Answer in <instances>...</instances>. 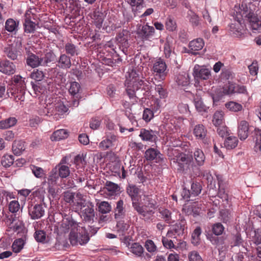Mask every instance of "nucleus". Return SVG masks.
Wrapping results in <instances>:
<instances>
[{
  "label": "nucleus",
  "mask_w": 261,
  "mask_h": 261,
  "mask_svg": "<svg viewBox=\"0 0 261 261\" xmlns=\"http://www.w3.org/2000/svg\"><path fill=\"white\" fill-rule=\"evenodd\" d=\"M129 251L134 254L136 257H142L144 253V248L138 243H130L129 241L126 244Z\"/></svg>",
  "instance_id": "nucleus-24"
},
{
  "label": "nucleus",
  "mask_w": 261,
  "mask_h": 261,
  "mask_svg": "<svg viewBox=\"0 0 261 261\" xmlns=\"http://www.w3.org/2000/svg\"><path fill=\"white\" fill-rule=\"evenodd\" d=\"M31 170L34 176L37 178H41L44 175V170L41 167L33 165L31 167Z\"/></svg>",
  "instance_id": "nucleus-63"
},
{
  "label": "nucleus",
  "mask_w": 261,
  "mask_h": 261,
  "mask_svg": "<svg viewBox=\"0 0 261 261\" xmlns=\"http://www.w3.org/2000/svg\"><path fill=\"white\" fill-rule=\"evenodd\" d=\"M56 167H57L58 175L61 178H66L69 176L70 170L67 166L58 165Z\"/></svg>",
  "instance_id": "nucleus-50"
},
{
  "label": "nucleus",
  "mask_w": 261,
  "mask_h": 261,
  "mask_svg": "<svg viewBox=\"0 0 261 261\" xmlns=\"http://www.w3.org/2000/svg\"><path fill=\"white\" fill-rule=\"evenodd\" d=\"M235 83L228 82L223 87L222 93L217 87H212L210 94L213 101L217 102L221 99L223 95H232L234 94Z\"/></svg>",
  "instance_id": "nucleus-9"
},
{
  "label": "nucleus",
  "mask_w": 261,
  "mask_h": 261,
  "mask_svg": "<svg viewBox=\"0 0 261 261\" xmlns=\"http://www.w3.org/2000/svg\"><path fill=\"white\" fill-rule=\"evenodd\" d=\"M218 185V196L222 199L227 200L228 196L225 191L224 182L223 180L222 176L221 175H216Z\"/></svg>",
  "instance_id": "nucleus-29"
},
{
  "label": "nucleus",
  "mask_w": 261,
  "mask_h": 261,
  "mask_svg": "<svg viewBox=\"0 0 261 261\" xmlns=\"http://www.w3.org/2000/svg\"><path fill=\"white\" fill-rule=\"evenodd\" d=\"M42 59V65H47L48 63L53 62L56 59V55L51 51L47 52L44 57L41 58Z\"/></svg>",
  "instance_id": "nucleus-57"
},
{
  "label": "nucleus",
  "mask_w": 261,
  "mask_h": 261,
  "mask_svg": "<svg viewBox=\"0 0 261 261\" xmlns=\"http://www.w3.org/2000/svg\"><path fill=\"white\" fill-rule=\"evenodd\" d=\"M68 132L66 129H60L54 132L50 137L53 141H59L67 138Z\"/></svg>",
  "instance_id": "nucleus-37"
},
{
  "label": "nucleus",
  "mask_w": 261,
  "mask_h": 261,
  "mask_svg": "<svg viewBox=\"0 0 261 261\" xmlns=\"http://www.w3.org/2000/svg\"><path fill=\"white\" fill-rule=\"evenodd\" d=\"M175 82L179 86L186 87L190 84L189 74L182 72L177 75L175 78Z\"/></svg>",
  "instance_id": "nucleus-32"
},
{
  "label": "nucleus",
  "mask_w": 261,
  "mask_h": 261,
  "mask_svg": "<svg viewBox=\"0 0 261 261\" xmlns=\"http://www.w3.org/2000/svg\"><path fill=\"white\" fill-rule=\"evenodd\" d=\"M125 91L130 99L137 101L136 91L142 89L147 93L149 96H153L155 93H158L160 98H165L167 96V92L161 84L155 85L153 89L150 83L147 80H140L138 74L133 70L129 73V77L125 82Z\"/></svg>",
  "instance_id": "nucleus-2"
},
{
  "label": "nucleus",
  "mask_w": 261,
  "mask_h": 261,
  "mask_svg": "<svg viewBox=\"0 0 261 261\" xmlns=\"http://www.w3.org/2000/svg\"><path fill=\"white\" fill-rule=\"evenodd\" d=\"M66 53L71 56H77L79 54V47L71 43H67L65 45Z\"/></svg>",
  "instance_id": "nucleus-45"
},
{
  "label": "nucleus",
  "mask_w": 261,
  "mask_h": 261,
  "mask_svg": "<svg viewBox=\"0 0 261 261\" xmlns=\"http://www.w3.org/2000/svg\"><path fill=\"white\" fill-rule=\"evenodd\" d=\"M57 167H56L51 171L47 179V184L49 186H55L59 179Z\"/></svg>",
  "instance_id": "nucleus-43"
},
{
  "label": "nucleus",
  "mask_w": 261,
  "mask_h": 261,
  "mask_svg": "<svg viewBox=\"0 0 261 261\" xmlns=\"http://www.w3.org/2000/svg\"><path fill=\"white\" fill-rule=\"evenodd\" d=\"M165 27L169 31L173 32L176 29V23L174 18L172 16H168L166 21Z\"/></svg>",
  "instance_id": "nucleus-53"
},
{
  "label": "nucleus",
  "mask_w": 261,
  "mask_h": 261,
  "mask_svg": "<svg viewBox=\"0 0 261 261\" xmlns=\"http://www.w3.org/2000/svg\"><path fill=\"white\" fill-rule=\"evenodd\" d=\"M29 214L33 220L38 219L45 214V210L41 204H36L29 207Z\"/></svg>",
  "instance_id": "nucleus-17"
},
{
  "label": "nucleus",
  "mask_w": 261,
  "mask_h": 261,
  "mask_svg": "<svg viewBox=\"0 0 261 261\" xmlns=\"http://www.w3.org/2000/svg\"><path fill=\"white\" fill-rule=\"evenodd\" d=\"M239 143L238 139L234 136H229L225 139L222 147L225 148L227 150H230L235 148Z\"/></svg>",
  "instance_id": "nucleus-30"
},
{
  "label": "nucleus",
  "mask_w": 261,
  "mask_h": 261,
  "mask_svg": "<svg viewBox=\"0 0 261 261\" xmlns=\"http://www.w3.org/2000/svg\"><path fill=\"white\" fill-rule=\"evenodd\" d=\"M24 244L23 238L15 240L12 245L13 251L16 253H19L23 249Z\"/></svg>",
  "instance_id": "nucleus-48"
},
{
  "label": "nucleus",
  "mask_w": 261,
  "mask_h": 261,
  "mask_svg": "<svg viewBox=\"0 0 261 261\" xmlns=\"http://www.w3.org/2000/svg\"><path fill=\"white\" fill-rule=\"evenodd\" d=\"M126 191L127 194L131 197L132 203L134 202H139L137 197L139 193V189L137 186L130 185L127 187Z\"/></svg>",
  "instance_id": "nucleus-39"
},
{
  "label": "nucleus",
  "mask_w": 261,
  "mask_h": 261,
  "mask_svg": "<svg viewBox=\"0 0 261 261\" xmlns=\"http://www.w3.org/2000/svg\"><path fill=\"white\" fill-rule=\"evenodd\" d=\"M188 258L189 261H203L202 259L196 251H192L189 253Z\"/></svg>",
  "instance_id": "nucleus-64"
},
{
  "label": "nucleus",
  "mask_w": 261,
  "mask_h": 261,
  "mask_svg": "<svg viewBox=\"0 0 261 261\" xmlns=\"http://www.w3.org/2000/svg\"><path fill=\"white\" fill-rule=\"evenodd\" d=\"M161 217L165 222L168 223H171L173 221L171 218V212L167 209H163L160 210Z\"/></svg>",
  "instance_id": "nucleus-58"
},
{
  "label": "nucleus",
  "mask_w": 261,
  "mask_h": 261,
  "mask_svg": "<svg viewBox=\"0 0 261 261\" xmlns=\"http://www.w3.org/2000/svg\"><path fill=\"white\" fill-rule=\"evenodd\" d=\"M17 122L15 117H9L5 120H1V128H7L14 126Z\"/></svg>",
  "instance_id": "nucleus-54"
},
{
  "label": "nucleus",
  "mask_w": 261,
  "mask_h": 261,
  "mask_svg": "<svg viewBox=\"0 0 261 261\" xmlns=\"http://www.w3.org/2000/svg\"><path fill=\"white\" fill-rule=\"evenodd\" d=\"M68 108L59 99H56L51 103H48L45 107V113L49 117L52 116L55 120H58L67 112Z\"/></svg>",
  "instance_id": "nucleus-6"
},
{
  "label": "nucleus",
  "mask_w": 261,
  "mask_h": 261,
  "mask_svg": "<svg viewBox=\"0 0 261 261\" xmlns=\"http://www.w3.org/2000/svg\"><path fill=\"white\" fill-rule=\"evenodd\" d=\"M3 223L8 227L6 230L10 232L8 235H12L16 232L17 234H20V236L23 237L27 232L24 225L21 222H17L13 224L15 221V215L6 214H3Z\"/></svg>",
  "instance_id": "nucleus-7"
},
{
  "label": "nucleus",
  "mask_w": 261,
  "mask_h": 261,
  "mask_svg": "<svg viewBox=\"0 0 261 261\" xmlns=\"http://www.w3.org/2000/svg\"><path fill=\"white\" fill-rule=\"evenodd\" d=\"M19 22L16 21L13 19L9 18L5 23V29L9 32H16L18 30Z\"/></svg>",
  "instance_id": "nucleus-46"
},
{
  "label": "nucleus",
  "mask_w": 261,
  "mask_h": 261,
  "mask_svg": "<svg viewBox=\"0 0 261 261\" xmlns=\"http://www.w3.org/2000/svg\"><path fill=\"white\" fill-rule=\"evenodd\" d=\"M212 122L215 126L223 125L224 123L223 112L221 111H216L213 115Z\"/></svg>",
  "instance_id": "nucleus-42"
},
{
  "label": "nucleus",
  "mask_w": 261,
  "mask_h": 261,
  "mask_svg": "<svg viewBox=\"0 0 261 261\" xmlns=\"http://www.w3.org/2000/svg\"><path fill=\"white\" fill-rule=\"evenodd\" d=\"M114 218L117 220L124 218L125 215V210L124 207V202L119 200L116 202V206L114 209Z\"/></svg>",
  "instance_id": "nucleus-25"
},
{
  "label": "nucleus",
  "mask_w": 261,
  "mask_h": 261,
  "mask_svg": "<svg viewBox=\"0 0 261 261\" xmlns=\"http://www.w3.org/2000/svg\"><path fill=\"white\" fill-rule=\"evenodd\" d=\"M154 33V28L146 24L142 26L139 32V35L141 36L142 40H148L153 37Z\"/></svg>",
  "instance_id": "nucleus-23"
},
{
  "label": "nucleus",
  "mask_w": 261,
  "mask_h": 261,
  "mask_svg": "<svg viewBox=\"0 0 261 261\" xmlns=\"http://www.w3.org/2000/svg\"><path fill=\"white\" fill-rule=\"evenodd\" d=\"M255 6L247 0H243L241 5H236L234 8L235 20L229 25L230 34L234 37L241 38L244 35V26L242 21L249 22L252 30L258 31L261 29V20L254 13Z\"/></svg>",
  "instance_id": "nucleus-1"
},
{
  "label": "nucleus",
  "mask_w": 261,
  "mask_h": 261,
  "mask_svg": "<svg viewBox=\"0 0 261 261\" xmlns=\"http://www.w3.org/2000/svg\"><path fill=\"white\" fill-rule=\"evenodd\" d=\"M139 136L143 141L155 143L158 140L157 133L150 129L141 128Z\"/></svg>",
  "instance_id": "nucleus-18"
},
{
  "label": "nucleus",
  "mask_w": 261,
  "mask_h": 261,
  "mask_svg": "<svg viewBox=\"0 0 261 261\" xmlns=\"http://www.w3.org/2000/svg\"><path fill=\"white\" fill-rule=\"evenodd\" d=\"M130 36L129 32L127 30H123L121 32L118 33L116 39L118 42L120 44V48L122 47V52L126 55L127 48L129 47L128 38Z\"/></svg>",
  "instance_id": "nucleus-13"
},
{
  "label": "nucleus",
  "mask_w": 261,
  "mask_h": 261,
  "mask_svg": "<svg viewBox=\"0 0 261 261\" xmlns=\"http://www.w3.org/2000/svg\"><path fill=\"white\" fill-rule=\"evenodd\" d=\"M249 124L245 120H241L238 124V135L241 140H245L248 137Z\"/></svg>",
  "instance_id": "nucleus-21"
},
{
  "label": "nucleus",
  "mask_w": 261,
  "mask_h": 261,
  "mask_svg": "<svg viewBox=\"0 0 261 261\" xmlns=\"http://www.w3.org/2000/svg\"><path fill=\"white\" fill-rule=\"evenodd\" d=\"M194 103L197 111L199 112H206L208 108L203 103L201 98L199 96L194 97Z\"/></svg>",
  "instance_id": "nucleus-47"
},
{
  "label": "nucleus",
  "mask_w": 261,
  "mask_h": 261,
  "mask_svg": "<svg viewBox=\"0 0 261 261\" xmlns=\"http://www.w3.org/2000/svg\"><path fill=\"white\" fill-rule=\"evenodd\" d=\"M112 207L110 204L108 202L105 201L100 202L98 206V211L103 214L109 213Z\"/></svg>",
  "instance_id": "nucleus-52"
},
{
  "label": "nucleus",
  "mask_w": 261,
  "mask_h": 261,
  "mask_svg": "<svg viewBox=\"0 0 261 261\" xmlns=\"http://www.w3.org/2000/svg\"><path fill=\"white\" fill-rule=\"evenodd\" d=\"M193 134L197 139H203L206 136V130L202 124H197L194 128Z\"/></svg>",
  "instance_id": "nucleus-40"
},
{
  "label": "nucleus",
  "mask_w": 261,
  "mask_h": 261,
  "mask_svg": "<svg viewBox=\"0 0 261 261\" xmlns=\"http://www.w3.org/2000/svg\"><path fill=\"white\" fill-rule=\"evenodd\" d=\"M4 53L9 58L14 60L17 58V52L15 48L12 46H8L5 48Z\"/></svg>",
  "instance_id": "nucleus-56"
},
{
  "label": "nucleus",
  "mask_w": 261,
  "mask_h": 261,
  "mask_svg": "<svg viewBox=\"0 0 261 261\" xmlns=\"http://www.w3.org/2000/svg\"><path fill=\"white\" fill-rule=\"evenodd\" d=\"M60 229L65 233L70 232L69 240L72 246L78 244L83 245L89 241V237L86 228L71 217L63 219Z\"/></svg>",
  "instance_id": "nucleus-3"
},
{
  "label": "nucleus",
  "mask_w": 261,
  "mask_h": 261,
  "mask_svg": "<svg viewBox=\"0 0 261 261\" xmlns=\"http://www.w3.org/2000/svg\"><path fill=\"white\" fill-rule=\"evenodd\" d=\"M204 46V42L202 38H198L191 41L189 47L194 55L197 54L196 51L201 50Z\"/></svg>",
  "instance_id": "nucleus-26"
},
{
  "label": "nucleus",
  "mask_w": 261,
  "mask_h": 261,
  "mask_svg": "<svg viewBox=\"0 0 261 261\" xmlns=\"http://www.w3.org/2000/svg\"><path fill=\"white\" fill-rule=\"evenodd\" d=\"M190 155L191 157V161L195 170L204 165L205 155L201 148H195Z\"/></svg>",
  "instance_id": "nucleus-10"
},
{
  "label": "nucleus",
  "mask_w": 261,
  "mask_h": 261,
  "mask_svg": "<svg viewBox=\"0 0 261 261\" xmlns=\"http://www.w3.org/2000/svg\"><path fill=\"white\" fill-rule=\"evenodd\" d=\"M185 220L182 219L179 222L172 225L167 232V236L169 238H176V236H179L182 235L185 230Z\"/></svg>",
  "instance_id": "nucleus-14"
},
{
  "label": "nucleus",
  "mask_w": 261,
  "mask_h": 261,
  "mask_svg": "<svg viewBox=\"0 0 261 261\" xmlns=\"http://www.w3.org/2000/svg\"><path fill=\"white\" fill-rule=\"evenodd\" d=\"M167 65L164 60L159 58L156 60L153 64L152 71L155 75H158L162 79L166 76Z\"/></svg>",
  "instance_id": "nucleus-16"
},
{
  "label": "nucleus",
  "mask_w": 261,
  "mask_h": 261,
  "mask_svg": "<svg viewBox=\"0 0 261 261\" xmlns=\"http://www.w3.org/2000/svg\"><path fill=\"white\" fill-rule=\"evenodd\" d=\"M225 106L228 110L234 112L241 111L243 109L241 104L233 101L226 102Z\"/></svg>",
  "instance_id": "nucleus-49"
},
{
  "label": "nucleus",
  "mask_w": 261,
  "mask_h": 261,
  "mask_svg": "<svg viewBox=\"0 0 261 261\" xmlns=\"http://www.w3.org/2000/svg\"><path fill=\"white\" fill-rule=\"evenodd\" d=\"M181 119L173 118L170 120V122L167 124V127L169 131L171 133L175 134L180 130Z\"/></svg>",
  "instance_id": "nucleus-33"
},
{
  "label": "nucleus",
  "mask_w": 261,
  "mask_h": 261,
  "mask_svg": "<svg viewBox=\"0 0 261 261\" xmlns=\"http://www.w3.org/2000/svg\"><path fill=\"white\" fill-rule=\"evenodd\" d=\"M253 140L255 142L254 150L256 152L261 149V129L255 128L254 130Z\"/></svg>",
  "instance_id": "nucleus-41"
},
{
  "label": "nucleus",
  "mask_w": 261,
  "mask_h": 261,
  "mask_svg": "<svg viewBox=\"0 0 261 261\" xmlns=\"http://www.w3.org/2000/svg\"><path fill=\"white\" fill-rule=\"evenodd\" d=\"M117 231L121 236V240H122L125 244L130 240V236L127 235V230L129 227L128 224L124 221H119L117 224Z\"/></svg>",
  "instance_id": "nucleus-19"
},
{
  "label": "nucleus",
  "mask_w": 261,
  "mask_h": 261,
  "mask_svg": "<svg viewBox=\"0 0 261 261\" xmlns=\"http://www.w3.org/2000/svg\"><path fill=\"white\" fill-rule=\"evenodd\" d=\"M16 70L15 65L9 61H6L1 66V72L10 75L15 73Z\"/></svg>",
  "instance_id": "nucleus-35"
},
{
  "label": "nucleus",
  "mask_w": 261,
  "mask_h": 261,
  "mask_svg": "<svg viewBox=\"0 0 261 261\" xmlns=\"http://www.w3.org/2000/svg\"><path fill=\"white\" fill-rule=\"evenodd\" d=\"M77 203V207L75 211H81V216L83 220L87 222H93L95 217L93 204L90 201H87L85 199Z\"/></svg>",
  "instance_id": "nucleus-8"
},
{
  "label": "nucleus",
  "mask_w": 261,
  "mask_h": 261,
  "mask_svg": "<svg viewBox=\"0 0 261 261\" xmlns=\"http://www.w3.org/2000/svg\"><path fill=\"white\" fill-rule=\"evenodd\" d=\"M63 199L64 201L72 205L75 210L77 207V202L80 203L82 200H84V196L80 192L73 193L66 191L63 193Z\"/></svg>",
  "instance_id": "nucleus-11"
},
{
  "label": "nucleus",
  "mask_w": 261,
  "mask_h": 261,
  "mask_svg": "<svg viewBox=\"0 0 261 261\" xmlns=\"http://www.w3.org/2000/svg\"><path fill=\"white\" fill-rule=\"evenodd\" d=\"M174 156L170 161L179 172L188 173L195 171L190 155L177 150H174Z\"/></svg>",
  "instance_id": "nucleus-5"
},
{
  "label": "nucleus",
  "mask_w": 261,
  "mask_h": 261,
  "mask_svg": "<svg viewBox=\"0 0 261 261\" xmlns=\"http://www.w3.org/2000/svg\"><path fill=\"white\" fill-rule=\"evenodd\" d=\"M24 31L28 33H33L35 30V23L29 18L24 20Z\"/></svg>",
  "instance_id": "nucleus-59"
},
{
  "label": "nucleus",
  "mask_w": 261,
  "mask_h": 261,
  "mask_svg": "<svg viewBox=\"0 0 261 261\" xmlns=\"http://www.w3.org/2000/svg\"><path fill=\"white\" fill-rule=\"evenodd\" d=\"M105 14L101 12H94L93 16L92 17L93 19L92 22L97 29L100 30L101 28L104 29V27H103V22L105 19Z\"/></svg>",
  "instance_id": "nucleus-28"
},
{
  "label": "nucleus",
  "mask_w": 261,
  "mask_h": 261,
  "mask_svg": "<svg viewBox=\"0 0 261 261\" xmlns=\"http://www.w3.org/2000/svg\"><path fill=\"white\" fill-rule=\"evenodd\" d=\"M25 50L27 55L26 63L28 66L36 68L40 65H42L41 58H39L37 55L31 53L29 48H25Z\"/></svg>",
  "instance_id": "nucleus-20"
},
{
  "label": "nucleus",
  "mask_w": 261,
  "mask_h": 261,
  "mask_svg": "<svg viewBox=\"0 0 261 261\" xmlns=\"http://www.w3.org/2000/svg\"><path fill=\"white\" fill-rule=\"evenodd\" d=\"M57 66L63 69L69 68L71 66L70 58L65 54H61L57 61Z\"/></svg>",
  "instance_id": "nucleus-27"
},
{
  "label": "nucleus",
  "mask_w": 261,
  "mask_h": 261,
  "mask_svg": "<svg viewBox=\"0 0 261 261\" xmlns=\"http://www.w3.org/2000/svg\"><path fill=\"white\" fill-rule=\"evenodd\" d=\"M220 219L223 223H227L231 218L230 212L227 210H222L220 211Z\"/></svg>",
  "instance_id": "nucleus-62"
},
{
  "label": "nucleus",
  "mask_w": 261,
  "mask_h": 261,
  "mask_svg": "<svg viewBox=\"0 0 261 261\" xmlns=\"http://www.w3.org/2000/svg\"><path fill=\"white\" fill-rule=\"evenodd\" d=\"M79 0H66V7L69 8L73 14L76 15L79 13L81 9V5L79 3Z\"/></svg>",
  "instance_id": "nucleus-38"
},
{
  "label": "nucleus",
  "mask_w": 261,
  "mask_h": 261,
  "mask_svg": "<svg viewBox=\"0 0 261 261\" xmlns=\"http://www.w3.org/2000/svg\"><path fill=\"white\" fill-rule=\"evenodd\" d=\"M14 157L12 155L6 154L1 158V165L5 167H10L14 162Z\"/></svg>",
  "instance_id": "nucleus-55"
},
{
  "label": "nucleus",
  "mask_w": 261,
  "mask_h": 261,
  "mask_svg": "<svg viewBox=\"0 0 261 261\" xmlns=\"http://www.w3.org/2000/svg\"><path fill=\"white\" fill-rule=\"evenodd\" d=\"M25 148V142L22 140L15 141L12 147L14 154L16 155H20Z\"/></svg>",
  "instance_id": "nucleus-36"
},
{
  "label": "nucleus",
  "mask_w": 261,
  "mask_h": 261,
  "mask_svg": "<svg viewBox=\"0 0 261 261\" xmlns=\"http://www.w3.org/2000/svg\"><path fill=\"white\" fill-rule=\"evenodd\" d=\"M81 91V87L78 82H72L70 83L68 91L71 95L77 98Z\"/></svg>",
  "instance_id": "nucleus-44"
},
{
  "label": "nucleus",
  "mask_w": 261,
  "mask_h": 261,
  "mask_svg": "<svg viewBox=\"0 0 261 261\" xmlns=\"http://www.w3.org/2000/svg\"><path fill=\"white\" fill-rule=\"evenodd\" d=\"M143 200L142 203L139 202H133L132 206L145 221L149 220L154 214V210L156 206L157 202L152 195H144Z\"/></svg>",
  "instance_id": "nucleus-4"
},
{
  "label": "nucleus",
  "mask_w": 261,
  "mask_h": 261,
  "mask_svg": "<svg viewBox=\"0 0 261 261\" xmlns=\"http://www.w3.org/2000/svg\"><path fill=\"white\" fill-rule=\"evenodd\" d=\"M25 79L19 75H14L13 78V82L21 89H24L25 87L24 81Z\"/></svg>",
  "instance_id": "nucleus-60"
},
{
  "label": "nucleus",
  "mask_w": 261,
  "mask_h": 261,
  "mask_svg": "<svg viewBox=\"0 0 261 261\" xmlns=\"http://www.w3.org/2000/svg\"><path fill=\"white\" fill-rule=\"evenodd\" d=\"M145 158L146 160L154 161L156 163H162L164 161L163 155L158 149L154 148H149L145 151Z\"/></svg>",
  "instance_id": "nucleus-15"
},
{
  "label": "nucleus",
  "mask_w": 261,
  "mask_h": 261,
  "mask_svg": "<svg viewBox=\"0 0 261 261\" xmlns=\"http://www.w3.org/2000/svg\"><path fill=\"white\" fill-rule=\"evenodd\" d=\"M201 233V229L200 227H197L192 234L191 242L194 246L199 244L200 236Z\"/></svg>",
  "instance_id": "nucleus-51"
},
{
  "label": "nucleus",
  "mask_w": 261,
  "mask_h": 261,
  "mask_svg": "<svg viewBox=\"0 0 261 261\" xmlns=\"http://www.w3.org/2000/svg\"><path fill=\"white\" fill-rule=\"evenodd\" d=\"M193 75L196 80H206L210 78L211 72L205 66L196 64L193 68Z\"/></svg>",
  "instance_id": "nucleus-12"
},
{
  "label": "nucleus",
  "mask_w": 261,
  "mask_h": 261,
  "mask_svg": "<svg viewBox=\"0 0 261 261\" xmlns=\"http://www.w3.org/2000/svg\"><path fill=\"white\" fill-rule=\"evenodd\" d=\"M224 227L220 223H216L213 225L212 231L216 236H220L224 231Z\"/></svg>",
  "instance_id": "nucleus-61"
},
{
  "label": "nucleus",
  "mask_w": 261,
  "mask_h": 261,
  "mask_svg": "<svg viewBox=\"0 0 261 261\" xmlns=\"http://www.w3.org/2000/svg\"><path fill=\"white\" fill-rule=\"evenodd\" d=\"M117 142V137L114 134H110L99 143V147L102 150H107L115 146Z\"/></svg>",
  "instance_id": "nucleus-22"
},
{
  "label": "nucleus",
  "mask_w": 261,
  "mask_h": 261,
  "mask_svg": "<svg viewBox=\"0 0 261 261\" xmlns=\"http://www.w3.org/2000/svg\"><path fill=\"white\" fill-rule=\"evenodd\" d=\"M127 2L131 6L132 11L135 15L140 12L144 7L143 0H127Z\"/></svg>",
  "instance_id": "nucleus-34"
},
{
  "label": "nucleus",
  "mask_w": 261,
  "mask_h": 261,
  "mask_svg": "<svg viewBox=\"0 0 261 261\" xmlns=\"http://www.w3.org/2000/svg\"><path fill=\"white\" fill-rule=\"evenodd\" d=\"M186 17L193 27H198L201 24L199 16L191 9L188 11Z\"/></svg>",
  "instance_id": "nucleus-31"
}]
</instances>
